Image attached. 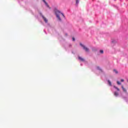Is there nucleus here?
<instances>
[{"mask_svg":"<svg viewBox=\"0 0 128 128\" xmlns=\"http://www.w3.org/2000/svg\"><path fill=\"white\" fill-rule=\"evenodd\" d=\"M114 88H116V90H118V92H119L120 90V88H118L116 86H114Z\"/></svg>","mask_w":128,"mask_h":128,"instance_id":"obj_9","label":"nucleus"},{"mask_svg":"<svg viewBox=\"0 0 128 128\" xmlns=\"http://www.w3.org/2000/svg\"><path fill=\"white\" fill-rule=\"evenodd\" d=\"M122 90H123V91L124 92H126V88H124V86H122Z\"/></svg>","mask_w":128,"mask_h":128,"instance_id":"obj_5","label":"nucleus"},{"mask_svg":"<svg viewBox=\"0 0 128 128\" xmlns=\"http://www.w3.org/2000/svg\"><path fill=\"white\" fill-rule=\"evenodd\" d=\"M98 70H100V67H98Z\"/></svg>","mask_w":128,"mask_h":128,"instance_id":"obj_17","label":"nucleus"},{"mask_svg":"<svg viewBox=\"0 0 128 128\" xmlns=\"http://www.w3.org/2000/svg\"><path fill=\"white\" fill-rule=\"evenodd\" d=\"M42 1L44 2V4H46V0H42Z\"/></svg>","mask_w":128,"mask_h":128,"instance_id":"obj_16","label":"nucleus"},{"mask_svg":"<svg viewBox=\"0 0 128 128\" xmlns=\"http://www.w3.org/2000/svg\"><path fill=\"white\" fill-rule=\"evenodd\" d=\"M45 4H46V6L48 8L50 6L46 2H45Z\"/></svg>","mask_w":128,"mask_h":128,"instance_id":"obj_11","label":"nucleus"},{"mask_svg":"<svg viewBox=\"0 0 128 128\" xmlns=\"http://www.w3.org/2000/svg\"><path fill=\"white\" fill-rule=\"evenodd\" d=\"M42 18L45 22H48V20H46V17H44V16H42Z\"/></svg>","mask_w":128,"mask_h":128,"instance_id":"obj_3","label":"nucleus"},{"mask_svg":"<svg viewBox=\"0 0 128 128\" xmlns=\"http://www.w3.org/2000/svg\"><path fill=\"white\" fill-rule=\"evenodd\" d=\"M114 72L115 73H116V74H118V70H116V69H114Z\"/></svg>","mask_w":128,"mask_h":128,"instance_id":"obj_8","label":"nucleus"},{"mask_svg":"<svg viewBox=\"0 0 128 128\" xmlns=\"http://www.w3.org/2000/svg\"><path fill=\"white\" fill-rule=\"evenodd\" d=\"M117 84H118L119 86L122 84L120 83V82L119 81H117Z\"/></svg>","mask_w":128,"mask_h":128,"instance_id":"obj_10","label":"nucleus"},{"mask_svg":"<svg viewBox=\"0 0 128 128\" xmlns=\"http://www.w3.org/2000/svg\"><path fill=\"white\" fill-rule=\"evenodd\" d=\"M108 84H109V85L110 86H112V82H110V80H108Z\"/></svg>","mask_w":128,"mask_h":128,"instance_id":"obj_7","label":"nucleus"},{"mask_svg":"<svg viewBox=\"0 0 128 128\" xmlns=\"http://www.w3.org/2000/svg\"><path fill=\"white\" fill-rule=\"evenodd\" d=\"M72 40H73L74 42V40H75L74 38L73 37V38H72Z\"/></svg>","mask_w":128,"mask_h":128,"instance_id":"obj_15","label":"nucleus"},{"mask_svg":"<svg viewBox=\"0 0 128 128\" xmlns=\"http://www.w3.org/2000/svg\"><path fill=\"white\" fill-rule=\"evenodd\" d=\"M78 60H81V62H84V59L82 58L79 56L78 57Z\"/></svg>","mask_w":128,"mask_h":128,"instance_id":"obj_4","label":"nucleus"},{"mask_svg":"<svg viewBox=\"0 0 128 128\" xmlns=\"http://www.w3.org/2000/svg\"><path fill=\"white\" fill-rule=\"evenodd\" d=\"M114 95L115 96H118V92H114Z\"/></svg>","mask_w":128,"mask_h":128,"instance_id":"obj_6","label":"nucleus"},{"mask_svg":"<svg viewBox=\"0 0 128 128\" xmlns=\"http://www.w3.org/2000/svg\"><path fill=\"white\" fill-rule=\"evenodd\" d=\"M55 14H56V18H58L59 20H62V19L60 18V16L62 14V16H63V18H64V14L60 12L58 10H55Z\"/></svg>","mask_w":128,"mask_h":128,"instance_id":"obj_1","label":"nucleus"},{"mask_svg":"<svg viewBox=\"0 0 128 128\" xmlns=\"http://www.w3.org/2000/svg\"><path fill=\"white\" fill-rule=\"evenodd\" d=\"M100 54H104V50H100Z\"/></svg>","mask_w":128,"mask_h":128,"instance_id":"obj_12","label":"nucleus"},{"mask_svg":"<svg viewBox=\"0 0 128 128\" xmlns=\"http://www.w3.org/2000/svg\"><path fill=\"white\" fill-rule=\"evenodd\" d=\"M80 46L83 48L84 50L86 51L87 52H88L90 50L87 47L85 46L82 44L80 43Z\"/></svg>","mask_w":128,"mask_h":128,"instance_id":"obj_2","label":"nucleus"},{"mask_svg":"<svg viewBox=\"0 0 128 128\" xmlns=\"http://www.w3.org/2000/svg\"><path fill=\"white\" fill-rule=\"evenodd\" d=\"M76 4H78V0H76Z\"/></svg>","mask_w":128,"mask_h":128,"instance_id":"obj_13","label":"nucleus"},{"mask_svg":"<svg viewBox=\"0 0 128 128\" xmlns=\"http://www.w3.org/2000/svg\"><path fill=\"white\" fill-rule=\"evenodd\" d=\"M121 82H124V79H122Z\"/></svg>","mask_w":128,"mask_h":128,"instance_id":"obj_14","label":"nucleus"}]
</instances>
